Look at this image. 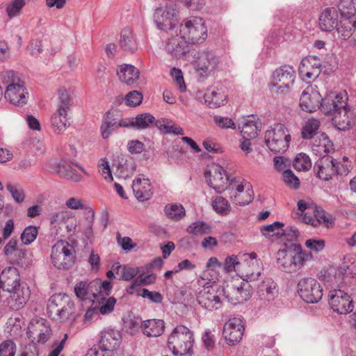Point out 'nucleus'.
<instances>
[{
  "label": "nucleus",
  "instance_id": "nucleus-50",
  "mask_svg": "<svg viewBox=\"0 0 356 356\" xmlns=\"http://www.w3.org/2000/svg\"><path fill=\"white\" fill-rule=\"evenodd\" d=\"M282 176L284 183L289 188L293 189H298L300 187L299 179L290 169L285 170L283 172Z\"/></svg>",
  "mask_w": 356,
  "mask_h": 356
},
{
  "label": "nucleus",
  "instance_id": "nucleus-13",
  "mask_svg": "<svg viewBox=\"0 0 356 356\" xmlns=\"http://www.w3.org/2000/svg\"><path fill=\"white\" fill-rule=\"evenodd\" d=\"M329 305L339 314H347L353 310L354 302L350 296L342 290L330 291Z\"/></svg>",
  "mask_w": 356,
  "mask_h": 356
},
{
  "label": "nucleus",
  "instance_id": "nucleus-59",
  "mask_svg": "<svg viewBox=\"0 0 356 356\" xmlns=\"http://www.w3.org/2000/svg\"><path fill=\"white\" fill-rule=\"evenodd\" d=\"M7 190L10 193L13 198L17 203H22L25 198V193L22 188H17L11 184L6 185Z\"/></svg>",
  "mask_w": 356,
  "mask_h": 356
},
{
  "label": "nucleus",
  "instance_id": "nucleus-48",
  "mask_svg": "<svg viewBox=\"0 0 356 356\" xmlns=\"http://www.w3.org/2000/svg\"><path fill=\"white\" fill-rule=\"evenodd\" d=\"M143 95L137 90H133L128 92L125 97L124 102L127 106L136 107L142 103Z\"/></svg>",
  "mask_w": 356,
  "mask_h": 356
},
{
  "label": "nucleus",
  "instance_id": "nucleus-7",
  "mask_svg": "<svg viewBox=\"0 0 356 356\" xmlns=\"http://www.w3.org/2000/svg\"><path fill=\"white\" fill-rule=\"evenodd\" d=\"M260 275V271L254 273L247 270L244 274L246 282H241L239 286L227 285L225 288V295L223 296L232 305L243 303L249 300L252 296L251 286L249 284V282L257 280Z\"/></svg>",
  "mask_w": 356,
  "mask_h": 356
},
{
  "label": "nucleus",
  "instance_id": "nucleus-43",
  "mask_svg": "<svg viewBox=\"0 0 356 356\" xmlns=\"http://www.w3.org/2000/svg\"><path fill=\"white\" fill-rule=\"evenodd\" d=\"M164 211L169 218L175 220H178L185 216V209L181 204L166 205Z\"/></svg>",
  "mask_w": 356,
  "mask_h": 356
},
{
  "label": "nucleus",
  "instance_id": "nucleus-22",
  "mask_svg": "<svg viewBox=\"0 0 356 356\" xmlns=\"http://www.w3.org/2000/svg\"><path fill=\"white\" fill-rule=\"evenodd\" d=\"M191 46L182 35H176L169 39L165 44V50L173 58H183L190 51Z\"/></svg>",
  "mask_w": 356,
  "mask_h": 356
},
{
  "label": "nucleus",
  "instance_id": "nucleus-24",
  "mask_svg": "<svg viewBox=\"0 0 356 356\" xmlns=\"http://www.w3.org/2000/svg\"><path fill=\"white\" fill-rule=\"evenodd\" d=\"M120 333L114 330H108L102 333L99 340V348H102V351H106L108 354L114 349L117 348L121 343Z\"/></svg>",
  "mask_w": 356,
  "mask_h": 356
},
{
  "label": "nucleus",
  "instance_id": "nucleus-47",
  "mask_svg": "<svg viewBox=\"0 0 356 356\" xmlns=\"http://www.w3.org/2000/svg\"><path fill=\"white\" fill-rule=\"evenodd\" d=\"M39 327H42L43 329H40L38 333V343L43 344L47 341L51 334V327L49 323L45 320H42L41 322L37 323Z\"/></svg>",
  "mask_w": 356,
  "mask_h": 356
},
{
  "label": "nucleus",
  "instance_id": "nucleus-46",
  "mask_svg": "<svg viewBox=\"0 0 356 356\" xmlns=\"http://www.w3.org/2000/svg\"><path fill=\"white\" fill-rule=\"evenodd\" d=\"M213 209L218 213L222 215L227 214L230 211V207L227 200L221 197L217 196L212 202Z\"/></svg>",
  "mask_w": 356,
  "mask_h": 356
},
{
  "label": "nucleus",
  "instance_id": "nucleus-11",
  "mask_svg": "<svg viewBox=\"0 0 356 356\" xmlns=\"http://www.w3.org/2000/svg\"><path fill=\"white\" fill-rule=\"evenodd\" d=\"M296 79V71L290 65H283L276 69L272 75L270 83V90L277 94H286L289 92Z\"/></svg>",
  "mask_w": 356,
  "mask_h": 356
},
{
  "label": "nucleus",
  "instance_id": "nucleus-33",
  "mask_svg": "<svg viewBox=\"0 0 356 356\" xmlns=\"http://www.w3.org/2000/svg\"><path fill=\"white\" fill-rule=\"evenodd\" d=\"M56 172L61 178L74 181L80 180L81 175L66 161H60L56 164Z\"/></svg>",
  "mask_w": 356,
  "mask_h": 356
},
{
  "label": "nucleus",
  "instance_id": "nucleus-55",
  "mask_svg": "<svg viewBox=\"0 0 356 356\" xmlns=\"http://www.w3.org/2000/svg\"><path fill=\"white\" fill-rule=\"evenodd\" d=\"M16 345L11 339L3 341L0 344V356H15Z\"/></svg>",
  "mask_w": 356,
  "mask_h": 356
},
{
  "label": "nucleus",
  "instance_id": "nucleus-16",
  "mask_svg": "<svg viewBox=\"0 0 356 356\" xmlns=\"http://www.w3.org/2000/svg\"><path fill=\"white\" fill-rule=\"evenodd\" d=\"M314 172L316 177L323 181L332 179L334 175H336V162L334 159L328 155H324L315 163Z\"/></svg>",
  "mask_w": 356,
  "mask_h": 356
},
{
  "label": "nucleus",
  "instance_id": "nucleus-62",
  "mask_svg": "<svg viewBox=\"0 0 356 356\" xmlns=\"http://www.w3.org/2000/svg\"><path fill=\"white\" fill-rule=\"evenodd\" d=\"M214 121L216 124L222 129H227L232 128L233 129H236V125L234 121L227 117H221L216 115L214 116Z\"/></svg>",
  "mask_w": 356,
  "mask_h": 356
},
{
  "label": "nucleus",
  "instance_id": "nucleus-26",
  "mask_svg": "<svg viewBox=\"0 0 356 356\" xmlns=\"http://www.w3.org/2000/svg\"><path fill=\"white\" fill-rule=\"evenodd\" d=\"M117 75L122 83L132 86L138 80L140 71L131 64H122L119 66Z\"/></svg>",
  "mask_w": 356,
  "mask_h": 356
},
{
  "label": "nucleus",
  "instance_id": "nucleus-58",
  "mask_svg": "<svg viewBox=\"0 0 356 356\" xmlns=\"http://www.w3.org/2000/svg\"><path fill=\"white\" fill-rule=\"evenodd\" d=\"M25 5V0H13L8 5L6 12L10 18L16 16Z\"/></svg>",
  "mask_w": 356,
  "mask_h": 356
},
{
  "label": "nucleus",
  "instance_id": "nucleus-17",
  "mask_svg": "<svg viewBox=\"0 0 356 356\" xmlns=\"http://www.w3.org/2000/svg\"><path fill=\"white\" fill-rule=\"evenodd\" d=\"M245 327L240 318L229 319L225 325L223 336L229 346H234L241 341L244 334Z\"/></svg>",
  "mask_w": 356,
  "mask_h": 356
},
{
  "label": "nucleus",
  "instance_id": "nucleus-23",
  "mask_svg": "<svg viewBox=\"0 0 356 356\" xmlns=\"http://www.w3.org/2000/svg\"><path fill=\"white\" fill-rule=\"evenodd\" d=\"M338 18V11L334 8H326L319 16V28L325 32L333 31L339 25Z\"/></svg>",
  "mask_w": 356,
  "mask_h": 356
},
{
  "label": "nucleus",
  "instance_id": "nucleus-8",
  "mask_svg": "<svg viewBox=\"0 0 356 356\" xmlns=\"http://www.w3.org/2000/svg\"><path fill=\"white\" fill-rule=\"evenodd\" d=\"M180 33L188 44L202 43L207 37V29L202 18L191 17L181 24Z\"/></svg>",
  "mask_w": 356,
  "mask_h": 356
},
{
  "label": "nucleus",
  "instance_id": "nucleus-21",
  "mask_svg": "<svg viewBox=\"0 0 356 356\" xmlns=\"http://www.w3.org/2000/svg\"><path fill=\"white\" fill-rule=\"evenodd\" d=\"M28 92L23 83L9 84L4 92L5 98L12 104L22 106L27 103Z\"/></svg>",
  "mask_w": 356,
  "mask_h": 356
},
{
  "label": "nucleus",
  "instance_id": "nucleus-64",
  "mask_svg": "<svg viewBox=\"0 0 356 356\" xmlns=\"http://www.w3.org/2000/svg\"><path fill=\"white\" fill-rule=\"evenodd\" d=\"M1 76H2L3 82L5 83H7L8 86L9 84L20 83H21L17 73L13 70H9V71H6V72H3L1 74Z\"/></svg>",
  "mask_w": 356,
  "mask_h": 356
},
{
  "label": "nucleus",
  "instance_id": "nucleus-37",
  "mask_svg": "<svg viewBox=\"0 0 356 356\" xmlns=\"http://www.w3.org/2000/svg\"><path fill=\"white\" fill-rule=\"evenodd\" d=\"M337 7L341 17L346 19H350L356 13L354 0H340Z\"/></svg>",
  "mask_w": 356,
  "mask_h": 356
},
{
  "label": "nucleus",
  "instance_id": "nucleus-2",
  "mask_svg": "<svg viewBox=\"0 0 356 356\" xmlns=\"http://www.w3.org/2000/svg\"><path fill=\"white\" fill-rule=\"evenodd\" d=\"M348 97L341 92H331L324 97L322 112L331 114L334 126L340 131H347L356 124V115L348 106Z\"/></svg>",
  "mask_w": 356,
  "mask_h": 356
},
{
  "label": "nucleus",
  "instance_id": "nucleus-49",
  "mask_svg": "<svg viewBox=\"0 0 356 356\" xmlns=\"http://www.w3.org/2000/svg\"><path fill=\"white\" fill-rule=\"evenodd\" d=\"M220 266L221 264L219 262L216 257H211L207 263V269L204 270L200 275V279L202 281L208 280L211 282L215 280L213 278L209 277V275H210V270H213L215 268Z\"/></svg>",
  "mask_w": 356,
  "mask_h": 356
},
{
  "label": "nucleus",
  "instance_id": "nucleus-56",
  "mask_svg": "<svg viewBox=\"0 0 356 356\" xmlns=\"http://www.w3.org/2000/svg\"><path fill=\"white\" fill-rule=\"evenodd\" d=\"M298 70L300 74L307 79H315L321 73L320 68L313 67H307L300 65H299Z\"/></svg>",
  "mask_w": 356,
  "mask_h": 356
},
{
  "label": "nucleus",
  "instance_id": "nucleus-19",
  "mask_svg": "<svg viewBox=\"0 0 356 356\" xmlns=\"http://www.w3.org/2000/svg\"><path fill=\"white\" fill-rule=\"evenodd\" d=\"M205 178L208 185L217 193H221L229 180L225 170L219 165H215L213 170L205 172Z\"/></svg>",
  "mask_w": 356,
  "mask_h": 356
},
{
  "label": "nucleus",
  "instance_id": "nucleus-28",
  "mask_svg": "<svg viewBox=\"0 0 356 356\" xmlns=\"http://www.w3.org/2000/svg\"><path fill=\"white\" fill-rule=\"evenodd\" d=\"M132 189L135 197L140 202L149 200L153 194L152 188L148 179H136L134 181Z\"/></svg>",
  "mask_w": 356,
  "mask_h": 356
},
{
  "label": "nucleus",
  "instance_id": "nucleus-20",
  "mask_svg": "<svg viewBox=\"0 0 356 356\" xmlns=\"http://www.w3.org/2000/svg\"><path fill=\"white\" fill-rule=\"evenodd\" d=\"M8 292L10 293L8 305L13 310H19L22 308L30 296V290L26 283H20L13 290Z\"/></svg>",
  "mask_w": 356,
  "mask_h": 356
},
{
  "label": "nucleus",
  "instance_id": "nucleus-30",
  "mask_svg": "<svg viewBox=\"0 0 356 356\" xmlns=\"http://www.w3.org/2000/svg\"><path fill=\"white\" fill-rule=\"evenodd\" d=\"M141 328L147 337H157L163 333L165 323L161 319H148L143 321Z\"/></svg>",
  "mask_w": 356,
  "mask_h": 356
},
{
  "label": "nucleus",
  "instance_id": "nucleus-25",
  "mask_svg": "<svg viewBox=\"0 0 356 356\" xmlns=\"http://www.w3.org/2000/svg\"><path fill=\"white\" fill-rule=\"evenodd\" d=\"M20 284V277L15 267H8L3 270L0 275V286L3 291L13 290Z\"/></svg>",
  "mask_w": 356,
  "mask_h": 356
},
{
  "label": "nucleus",
  "instance_id": "nucleus-1",
  "mask_svg": "<svg viewBox=\"0 0 356 356\" xmlns=\"http://www.w3.org/2000/svg\"><path fill=\"white\" fill-rule=\"evenodd\" d=\"M281 236H286L289 241V243H284V249H280L277 252V264L282 271L287 273H296L307 261L313 260L311 252L303 250L300 243H293L298 236V230L296 228L290 227L282 229Z\"/></svg>",
  "mask_w": 356,
  "mask_h": 356
},
{
  "label": "nucleus",
  "instance_id": "nucleus-38",
  "mask_svg": "<svg viewBox=\"0 0 356 356\" xmlns=\"http://www.w3.org/2000/svg\"><path fill=\"white\" fill-rule=\"evenodd\" d=\"M155 122V118L152 114L144 113L137 115L134 122H131L130 124L136 129H145Z\"/></svg>",
  "mask_w": 356,
  "mask_h": 356
},
{
  "label": "nucleus",
  "instance_id": "nucleus-57",
  "mask_svg": "<svg viewBox=\"0 0 356 356\" xmlns=\"http://www.w3.org/2000/svg\"><path fill=\"white\" fill-rule=\"evenodd\" d=\"M170 75L175 81L177 85L179 86L181 92H184L186 90V86L185 84L182 72L180 69L173 67L170 70Z\"/></svg>",
  "mask_w": 356,
  "mask_h": 356
},
{
  "label": "nucleus",
  "instance_id": "nucleus-6",
  "mask_svg": "<svg viewBox=\"0 0 356 356\" xmlns=\"http://www.w3.org/2000/svg\"><path fill=\"white\" fill-rule=\"evenodd\" d=\"M291 140L289 130L282 124H275L265 132V145L274 154L284 153L289 147Z\"/></svg>",
  "mask_w": 356,
  "mask_h": 356
},
{
  "label": "nucleus",
  "instance_id": "nucleus-36",
  "mask_svg": "<svg viewBox=\"0 0 356 356\" xmlns=\"http://www.w3.org/2000/svg\"><path fill=\"white\" fill-rule=\"evenodd\" d=\"M205 102L211 108H216L225 105L227 102V97L222 92L212 91L204 96Z\"/></svg>",
  "mask_w": 356,
  "mask_h": 356
},
{
  "label": "nucleus",
  "instance_id": "nucleus-35",
  "mask_svg": "<svg viewBox=\"0 0 356 356\" xmlns=\"http://www.w3.org/2000/svg\"><path fill=\"white\" fill-rule=\"evenodd\" d=\"M284 226V223L275 221L270 225L261 226L259 229L261 235L266 238H271L274 236L279 238Z\"/></svg>",
  "mask_w": 356,
  "mask_h": 356
},
{
  "label": "nucleus",
  "instance_id": "nucleus-34",
  "mask_svg": "<svg viewBox=\"0 0 356 356\" xmlns=\"http://www.w3.org/2000/svg\"><path fill=\"white\" fill-rule=\"evenodd\" d=\"M118 128V122L114 118V114L111 111H107L101 126V131L103 138H108L111 133Z\"/></svg>",
  "mask_w": 356,
  "mask_h": 356
},
{
  "label": "nucleus",
  "instance_id": "nucleus-45",
  "mask_svg": "<svg viewBox=\"0 0 356 356\" xmlns=\"http://www.w3.org/2000/svg\"><path fill=\"white\" fill-rule=\"evenodd\" d=\"M253 190L252 186L248 188L245 193H236L232 196V201L234 204L239 206H245L250 204L253 200Z\"/></svg>",
  "mask_w": 356,
  "mask_h": 356
},
{
  "label": "nucleus",
  "instance_id": "nucleus-41",
  "mask_svg": "<svg viewBox=\"0 0 356 356\" xmlns=\"http://www.w3.org/2000/svg\"><path fill=\"white\" fill-rule=\"evenodd\" d=\"M293 165L298 171H308L312 168V161L307 154L301 152L294 158Z\"/></svg>",
  "mask_w": 356,
  "mask_h": 356
},
{
  "label": "nucleus",
  "instance_id": "nucleus-44",
  "mask_svg": "<svg viewBox=\"0 0 356 356\" xmlns=\"http://www.w3.org/2000/svg\"><path fill=\"white\" fill-rule=\"evenodd\" d=\"M38 234V227L34 225L26 227L22 232L20 239L22 245H29L33 242Z\"/></svg>",
  "mask_w": 356,
  "mask_h": 356
},
{
  "label": "nucleus",
  "instance_id": "nucleus-14",
  "mask_svg": "<svg viewBox=\"0 0 356 356\" xmlns=\"http://www.w3.org/2000/svg\"><path fill=\"white\" fill-rule=\"evenodd\" d=\"M318 91L307 88L305 90L300 98V107L305 112L312 113L317 109L322 111V105L324 103Z\"/></svg>",
  "mask_w": 356,
  "mask_h": 356
},
{
  "label": "nucleus",
  "instance_id": "nucleus-31",
  "mask_svg": "<svg viewBox=\"0 0 356 356\" xmlns=\"http://www.w3.org/2000/svg\"><path fill=\"white\" fill-rule=\"evenodd\" d=\"M119 45L121 49L128 54H133L138 49V45L132 31L127 28L122 30Z\"/></svg>",
  "mask_w": 356,
  "mask_h": 356
},
{
  "label": "nucleus",
  "instance_id": "nucleus-29",
  "mask_svg": "<svg viewBox=\"0 0 356 356\" xmlns=\"http://www.w3.org/2000/svg\"><path fill=\"white\" fill-rule=\"evenodd\" d=\"M257 293L260 300H272L278 293L277 284L272 278L266 277L258 284Z\"/></svg>",
  "mask_w": 356,
  "mask_h": 356
},
{
  "label": "nucleus",
  "instance_id": "nucleus-15",
  "mask_svg": "<svg viewBox=\"0 0 356 356\" xmlns=\"http://www.w3.org/2000/svg\"><path fill=\"white\" fill-rule=\"evenodd\" d=\"M179 11L172 8H158L154 14V20L157 28L166 31L172 29L175 26V22L177 20Z\"/></svg>",
  "mask_w": 356,
  "mask_h": 356
},
{
  "label": "nucleus",
  "instance_id": "nucleus-3",
  "mask_svg": "<svg viewBox=\"0 0 356 356\" xmlns=\"http://www.w3.org/2000/svg\"><path fill=\"white\" fill-rule=\"evenodd\" d=\"M198 284L203 287L197 294L198 304L208 311L220 309L222 305L221 298L225 295V287L216 284L215 280L204 282L199 280Z\"/></svg>",
  "mask_w": 356,
  "mask_h": 356
},
{
  "label": "nucleus",
  "instance_id": "nucleus-10",
  "mask_svg": "<svg viewBox=\"0 0 356 356\" xmlns=\"http://www.w3.org/2000/svg\"><path fill=\"white\" fill-rule=\"evenodd\" d=\"M51 258L58 268L68 270L76 261L74 248L65 241H58L52 247Z\"/></svg>",
  "mask_w": 356,
  "mask_h": 356
},
{
  "label": "nucleus",
  "instance_id": "nucleus-60",
  "mask_svg": "<svg viewBox=\"0 0 356 356\" xmlns=\"http://www.w3.org/2000/svg\"><path fill=\"white\" fill-rule=\"evenodd\" d=\"M22 246L23 245H20V247H19V248L12 254V255L8 257L18 265H23L25 263L26 252Z\"/></svg>",
  "mask_w": 356,
  "mask_h": 356
},
{
  "label": "nucleus",
  "instance_id": "nucleus-61",
  "mask_svg": "<svg viewBox=\"0 0 356 356\" xmlns=\"http://www.w3.org/2000/svg\"><path fill=\"white\" fill-rule=\"evenodd\" d=\"M313 221L315 222V227H318L319 225L324 223L326 225V227H328V224L332 223L327 216L325 211L318 209L314 211V220H313Z\"/></svg>",
  "mask_w": 356,
  "mask_h": 356
},
{
  "label": "nucleus",
  "instance_id": "nucleus-4",
  "mask_svg": "<svg viewBox=\"0 0 356 356\" xmlns=\"http://www.w3.org/2000/svg\"><path fill=\"white\" fill-rule=\"evenodd\" d=\"M194 338L193 332L183 325H177L168 339V347L174 355H185L193 354V346Z\"/></svg>",
  "mask_w": 356,
  "mask_h": 356
},
{
  "label": "nucleus",
  "instance_id": "nucleus-9",
  "mask_svg": "<svg viewBox=\"0 0 356 356\" xmlns=\"http://www.w3.org/2000/svg\"><path fill=\"white\" fill-rule=\"evenodd\" d=\"M72 105V99L67 90L60 89L58 90V108L51 118V124L54 131L58 134L63 133L67 128V115Z\"/></svg>",
  "mask_w": 356,
  "mask_h": 356
},
{
  "label": "nucleus",
  "instance_id": "nucleus-54",
  "mask_svg": "<svg viewBox=\"0 0 356 356\" xmlns=\"http://www.w3.org/2000/svg\"><path fill=\"white\" fill-rule=\"evenodd\" d=\"M138 296L144 298L149 299L151 302L159 304L162 302L163 298L161 293L157 291H150L147 289L143 288L138 293Z\"/></svg>",
  "mask_w": 356,
  "mask_h": 356
},
{
  "label": "nucleus",
  "instance_id": "nucleus-42",
  "mask_svg": "<svg viewBox=\"0 0 356 356\" xmlns=\"http://www.w3.org/2000/svg\"><path fill=\"white\" fill-rule=\"evenodd\" d=\"M186 231L189 234L194 235H204L211 232V227L204 221H196L190 225Z\"/></svg>",
  "mask_w": 356,
  "mask_h": 356
},
{
  "label": "nucleus",
  "instance_id": "nucleus-27",
  "mask_svg": "<svg viewBox=\"0 0 356 356\" xmlns=\"http://www.w3.org/2000/svg\"><path fill=\"white\" fill-rule=\"evenodd\" d=\"M241 123L243 124L242 127H241L239 124L238 127L241 129L243 138H254L258 136V132L261 130V122L257 115H249Z\"/></svg>",
  "mask_w": 356,
  "mask_h": 356
},
{
  "label": "nucleus",
  "instance_id": "nucleus-39",
  "mask_svg": "<svg viewBox=\"0 0 356 356\" xmlns=\"http://www.w3.org/2000/svg\"><path fill=\"white\" fill-rule=\"evenodd\" d=\"M142 323L143 321L139 317L129 314L123 319V329L127 333L134 334L141 327Z\"/></svg>",
  "mask_w": 356,
  "mask_h": 356
},
{
  "label": "nucleus",
  "instance_id": "nucleus-40",
  "mask_svg": "<svg viewBox=\"0 0 356 356\" xmlns=\"http://www.w3.org/2000/svg\"><path fill=\"white\" fill-rule=\"evenodd\" d=\"M320 127V122L318 120L309 119L302 129V137L304 139H311L316 134Z\"/></svg>",
  "mask_w": 356,
  "mask_h": 356
},
{
  "label": "nucleus",
  "instance_id": "nucleus-18",
  "mask_svg": "<svg viewBox=\"0 0 356 356\" xmlns=\"http://www.w3.org/2000/svg\"><path fill=\"white\" fill-rule=\"evenodd\" d=\"M219 64L218 58L209 51H203L197 56L195 65L197 71H201L200 76H207L214 72Z\"/></svg>",
  "mask_w": 356,
  "mask_h": 356
},
{
  "label": "nucleus",
  "instance_id": "nucleus-63",
  "mask_svg": "<svg viewBox=\"0 0 356 356\" xmlns=\"http://www.w3.org/2000/svg\"><path fill=\"white\" fill-rule=\"evenodd\" d=\"M127 149L131 154H140L144 150L145 144L138 140H131L127 143Z\"/></svg>",
  "mask_w": 356,
  "mask_h": 356
},
{
  "label": "nucleus",
  "instance_id": "nucleus-53",
  "mask_svg": "<svg viewBox=\"0 0 356 356\" xmlns=\"http://www.w3.org/2000/svg\"><path fill=\"white\" fill-rule=\"evenodd\" d=\"M155 126L164 134H174L175 135L183 136L184 134V130L180 127L176 125H166L163 123L161 120L155 122Z\"/></svg>",
  "mask_w": 356,
  "mask_h": 356
},
{
  "label": "nucleus",
  "instance_id": "nucleus-12",
  "mask_svg": "<svg viewBox=\"0 0 356 356\" xmlns=\"http://www.w3.org/2000/svg\"><path fill=\"white\" fill-rule=\"evenodd\" d=\"M298 293L307 303L314 304L323 297V289L316 280L312 277L301 279L298 283Z\"/></svg>",
  "mask_w": 356,
  "mask_h": 356
},
{
  "label": "nucleus",
  "instance_id": "nucleus-52",
  "mask_svg": "<svg viewBox=\"0 0 356 356\" xmlns=\"http://www.w3.org/2000/svg\"><path fill=\"white\" fill-rule=\"evenodd\" d=\"M321 136L323 138L320 140L319 144L314 145L312 149L318 152L323 151L324 153L328 154L332 149L333 145L325 134L323 133Z\"/></svg>",
  "mask_w": 356,
  "mask_h": 356
},
{
  "label": "nucleus",
  "instance_id": "nucleus-32",
  "mask_svg": "<svg viewBox=\"0 0 356 356\" xmlns=\"http://www.w3.org/2000/svg\"><path fill=\"white\" fill-rule=\"evenodd\" d=\"M98 280H93L90 282L81 281L77 283L74 286V293L76 296L85 300L88 298V295H92L94 298H97V293L94 291V286H97Z\"/></svg>",
  "mask_w": 356,
  "mask_h": 356
},
{
  "label": "nucleus",
  "instance_id": "nucleus-51",
  "mask_svg": "<svg viewBox=\"0 0 356 356\" xmlns=\"http://www.w3.org/2000/svg\"><path fill=\"white\" fill-rule=\"evenodd\" d=\"M122 161L123 159L118 163L117 170L120 176L124 177H129V174L132 175L135 171L136 165L134 161L130 163L127 160H125L124 163Z\"/></svg>",
  "mask_w": 356,
  "mask_h": 356
},
{
  "label": "nucleus",
  "instance_id": "nucleus-5",
  "mask_svg": "<svg viewBox=\"0 0 356 356\" xmlns=\"http://www.w3.org/2000/svg\"><path fill=\"white\" fill-rule=\"evenodd\" d=\"M74 309V302L65 293H57L51 296L47 307L49 317L58 323L65 322L73 313Z\"/></svg>",
  "mask_w": 356,
  "mask_h": 356
}]
</instances>
